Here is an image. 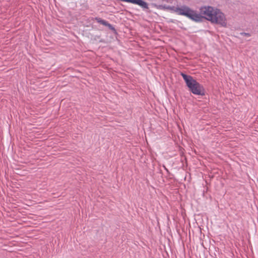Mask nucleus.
Instances as JSON below:
<instances>
[{
    "instance_id": "obj_2",
    "label": "nucleus",
    "mask_w": 258,
    "mask_h": 258,
    "mask_svg": "<svg viewBox=\"0 0 258 258\" xmlns=\"http://www.w3.org/2000/svg\"><path fill=\"white\" fill-rule=\"evenodd\" d=\"M181 76L184 80L189 90L192 93L197 95H205V90L203 85L198 82L192 76L187 75L183 73H181Z\"/></svg>"
},
{
    "instance_id": "obj_1",
    "label": "nucleus",
    "mask_w": 258,
    "mask_h": 258,
    "mask_svg": "<svg viewBox=\"0 0 258 258\" xmlns=\"http://www.w3.org/2000/svg\"><path fill=\"white\" fill-rule=\"evenodd\" d=\"M165 9L176 13L178 15L186 17L196 22H202L203 19L211 21L212 23L226 26L225 17L223 13L218 9H215L212 7H204L200 9L201 14H199L188 7L183 5L181 7L174 6H164Z\"/></svg>"
},
{
    "instance_id": "obj_3",
    "label": "nucleus",
    "mask_w": 258,
    "mask_h": 258,
    "mask_svg": "<svg viewBox=\"0 0 258 258\" xmlns=\"http://www.w3.org/2000/svg\"><path fill=\"white\" fill-rule=\"evenodd\" d=\"M95 19L97 21V22L99 24L108 27L111 30H114V28L112 26V25L108 23V22H107L106 21L103 20L100 18H96Z\"/></svg>"
},
{
    "instance_id": "obj_4",
    "label": "nucleus",
    "mask_w": 258,
    "mask_h": 258,
    "mask_svg": "<svg viewBox=\"0 0 258 258\" xmlns=\"http://www.w3.org/2000/svg\"><path fill=\"white\" fill-rule=\"evenodd\" d=\"M241 35L246 36V37H249L250 36L249 33L242 32L240 33Z\"/></svg>"
}]
</instances>
